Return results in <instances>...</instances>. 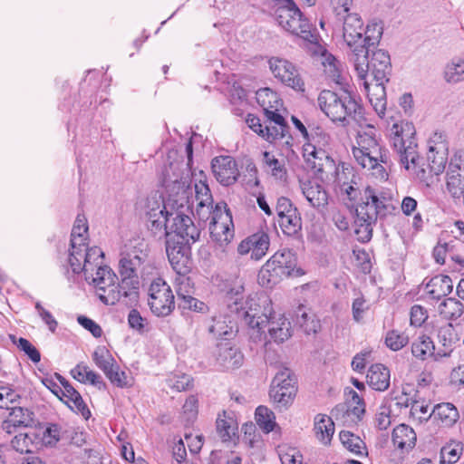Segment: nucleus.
I'll return each instance as SVG.
<instances>
[{"label": "nucleus", "instance_id": "1a4fd4ad", "mask_svg": "<svg viewBox=\"0 0 464 464\" xmlns=\"http://www.w3.org/2000/svg\"><path fill=\"white\" fill-rule=\"evenodd\" d=\"M370 52V49H368ZM354 69L360 80L385 83L389 81L391 72V59L389 53L382 49L364 53L352 57Z\"/></svg>", "mask_w": 464, "mask_h": 464}, {"label": "nucleus", "instance_id": "423d86ee", "mask_svg": "<svg viewBox=\"0 0 464 464\" xmlns=\"http://www.w3.org/2000/svg\"><path fill=\"white\" fill-rule=\"evenodd\" d=\"M390 135L391 145L396 152L401 165L420 181H426L428 172L420 164L414 126L408 121L396 122L392 125Z\"/></svg>", "mask_w": 464, "mask_h": 464}, {"label": "nucleus", "instance_id": "a878e982", "mask_svg": "<svg viewBox=\"0 0 464 464\" xmlns=\"http://www.w3.org/2000/svg\"><path fill=\"white\" fill-rule=\"evenodd\" d=\"M257 103L263 108L266 117L281 115L282 100L278 94L270 88L259 89L256 93Z\"/></svg>", "mask_w": 464, "mask_h": 464}, {"label": "nucleus", "instance_id": "39448f33", "mask_svg": "<svg viewBox=\"0 0 464 464\" xmlns=\"http://www.w3.org/2000/svg\"><path fill=\"white\" fill-rule=\"evenodd\" d=\"M148 244L143 240L131 241L126 245L121 253L120 274L123 295L130 303H134L139 297L140 275H142L148 262Z\"/></svg>", "mask_w": 464, "mask_h": 464}, {"label": "nucleus", "instance_id": "f03ea898", "mask_svg": "<svg viewBox=\"0 0 464 464\" xmlns=\"http://www.w3.org/2000/svg\"><path fill=\"white\" fill-rule=\"evenodd\" d=\"M168 188L170 191L172 198L170 204L177 203L175 211L171 213L173 218L169 227V232L166 237H170L172 234L179 237L178 245H190L194 244L199 238V229L194 225L191 218L189 217V198L192 195L191 187V175L185 172L181 175V182L171 176L168 178Z\"/></svg>", "mask_w": 464, "mask_h": 464}, {"label": "nucleus", "instance_id": "f257e3e1", "mask_svg": "<svg viewBox=\"0 0 464 464\" xmlns=\"http://www.w3.org/2000/svg\"><path fill=\"white\" fill-rule=\"evenodd\" d=\"M195 197L189 201V213H193L200 221L210 219L209 232L213 240L219 244H227L234 237L232 215L225 203H218L213 208V198L208 186L202 182L194 186Z\"/></svg>", "mask_w": 464, "mask_h": 464}, {"label": "nucleus", "instance_id": "c85d7f7f", "mask_svg": "<svg viewBox=\"0 0 464 464\" xmlns=\"http://www.w3.org/2000/svg\"><path fill=\"white\" fill-rule=\"evenodd\" d=\"M156 212H146L148 218V227L155 235L166 236L173 216L174 209L158 210Z\"/></svg>", "mask_w": 464, "mask_h": 464}, {"label": "nucleus", "instance_id": "79ce46f5", "mask_svg": "<svg viewBox=\"0 0 464 464\" xmlns=\"http://www.w3.org/2000/svg\"><path fill=\"white\" fill-rule=\"evenodd\" d=\"M434 350L435 346L432 340L425 334L420 335L411 344L412 355L421 361L426 360L429 356L435 358L436 353H434Z\"/></svg>", "mask_w": 464, "mask_h": 464}, {"label": "nucleus", "instance_id": "412c9836", "mask_svg": "<svg viewBox=\"0 0 464 464\" xmlns=\"http://www.w3.org/2000/svg\"><path fill=\"white\" fill-rule=\"evenodd\" d=\"M270 238L266 232L257 231L240 241L237 247L239 256H249L255 261L261 260L267 253Z\"/></svg>", "mask_w": 464, "mask_h": 464}, {"label": "nucleus", "instance_id": "bb28decb", "mask_svg": "<svg viewBox=\"0 0 464 464\" xmlns=\"http://www.w3.org/2000/svg\"><path fill=\"white\" fill-rule=\"evenodd\" d=\"M267 324L268 333L276 343H283L292 335L291 323L284 314L273 313Z\"/></svg>", "mask_w": 464, "mask_h": 464}, {"label": "nucleus", "instance_id": "0e129e2a", "mask_svg": "<svg viewBox=\"0 0 464 464\" xmlns=\"http://www.w3.org/2000/svg\"><path fill=\"white\" fill-rule=\"evenodd\" d=\"M447 189L454 198H459L464 191V175L447 174Z\"/></svg>", "mask_w": 464, "mask_h": 464}, {"label": "nucleus", "instance_id": "8fccbe9b", "mask_svg": "<svg viewBox=\"0 0 464 464\" xmlns=\"http://www.w3.org/2000/svg\"><path fill=\"white\" fill-rule=\"evenodd\" d=\"M278 222L283 232L288 236L297 234L302 227L301 217L297 210H290V214L280 218Z\"/></svg>", "mask_w": 464, "mask_h": 464}, {"label": "nucleus", "instance_id": "6e6d98bb", "mask_svg": "<svg viewBox=\"0 0 464 464\" xmlns=\"http://www.w3.org/2000/svg\"><path fill=\"white\" fill-rule=\"evenodd\" d=\"M452 249H464L463 244H458L457 242H439L433 249V257L438 264H448L450 257V252Z\"/></svg>", "mask_w": 464, "mask_h": 464}, {"label": "nucleus", "instance_id": "338daca9", "mask_svg": "<svg viewBox=\"0 0 464 464\" xmlns=\"http://www.w3.org/2000/svg\"><path fill=\"white\" fill-rule=\"evenodd\" d=\"M449 151L446 135L442 131H434L428 140V151Z\"/></svg>", "mask_w": 464, "mask_h": 464}, {"label": "nucleus", "instance_id": "5fc2aeb1", "mask_svg": "<svg viewBox=\"0 0 464 464\" xmlns=\"http://www.w3.org/2000/svg\"><path fill=\"white\" fill-rule=\"evenodd\" d=\"M276 417L272 411L266 406H259L256 410V420L257 425L265 432L272 431L276 426Z\"/></svg>", "mask_w": 464, "mask_h": 464}, {"label": "nucleus", "instance_id": "c9c22d12", "mask_svg": "<svg viewBox=\"0 0 464 464\" xmlns=\"http://www.w3.org/2000/svg\"><path fill=\"white\" fill-rule=\"evenodd\" d=\"M62 396L65 403L74 411L80 413L85 420L91 416V411L84 403L81 394L72 386L67 385L65 391H62Z\"/></svg>", "mask_w": 464, "mask_h": 464}, {"label": "nucleus", "instance_id": "0eeeda50", "mask_svg": "<svg viewBox=\"0 0 464 464\" xmlns=\"http://www.w3.org/2000/svg\"><path fill=\"white\" fill-rule=\"evenodd\" d=\"M376 133L372 126L359 130L356 143L353 146V155L362 168L371 170L375 178L385 179L388 174L382 163H387V155L383 152Z\"/></svg>", "mask_w": 464, "mask_h": 464}, {"label": "nucleus", "instance_id": "a18cd8bd", "mask_svg": "<svg viewBox=\"0 0 464 464\" xmlns=\"http://www.w3.org/2000/svg\"><path fill=\"white\" fill-rule=\"evenodd\" d=\"M232 321L223 314L214 316L208 331L217 338H227L233 331Z\"/></svg>", "mask_w": 464, "mask_h": 464}, {"label": "nucleus", "instance_id": "58836bf2", "mask_svg": "<svg viewBox=\"0 0 464 464\" xmlns=\"http://www.w3.org/2000/svg\"><path fill=\"white\" fill-rule=\"evenodd\" d=\"M339 438L343 446L353 454L357 456L367 455L366 445L360 436L349 430H342Z\"/></svg>", "mask_w": 464, "mask_h": 464}, {"label": "nucleus", "instance_id": "aec40b11", "mask_svg": "<svg viewBox=\"0 0 464 464\" xmlns=\"http://www.w3.org/2000/svg\"><path fill=\"white\" fill-rule=\"evenodd\" d=\"M276 20L283 29L292 34L299 35L305 40L312 36L309 24L295 4L293 7L278 13Z\"/></svg>", "mask_w": 464, "mask_h": 464}, {"label": "nucleus", "instance_id": "c756f323", "mask_svg": "<svg viewBox=\"0 0 464 464\" xmlns=\"http://www.w3.org/2000/svg\"><path fill=\"white\" fill-rule=\"evenodd\" d=\"M301 189L303 195L312 207L320 208L327 205L328 195L320 184L313 181L303 182Z\"/></svg>", "mask_w": 464, "mask_h": 464}, {"label": "nucleus", "instance_id": "dca6fc26", "mask_svg": "<svg viewBox=\"0 0 464 464\" xmlns=\"http://www.w3.org/2000/svg\"><path fill=\"white\" fill-rule=\"evenodd\" d=\"M148 295V304L154 315L165 317L174 310V295L170 286L161 278H158L150 284Z\"/></svg>", "mask_w": 464, "mask_h": 464}, {"label": "nucleus", "instance_id": "f3484780", "mask_svg": "<svg viewBox=\"0 0 464 464\" xmlns=\"http://www.w3.org/2000/svg\"><path fill=\"white\" fill-rule=\"evenodd\" d=\"M267 63L270 72L278 82L296 92H304V82L293 63L273 56L268 59Z\"/></svg>", "mask_w": 464, "mask_h": 464}, {"label": "nucleus", "instance_id": "864d4df0", "mask_svg": "<svg viewBox=\"0 0 464 464\" xmlns=\"http://www.w3.org/2000/svg\"><path fill=\"white\" fill-rule=\"evenodd\" d=\"M449 151H427V161L430 173L440 175L445 169Z\"/></svg>", "mask_w": 464, "mask_h": 464}, {"label": "nucleus", "instance_id": "4d7b16f0", "mask_svg": "<svg viewBox=\"0 0 464 464\" xmlns=\"http://www.w3.org/2000/svg\"><path fill=\"white\" fill-rule=\"evenodd\" d=\"M384 343L392 351H400L409 343V336L403 332L390 330L386 333Z\"/></svg>", "mask_w": 464, "mask_h": 464}, {"label": "nucleus", "instance_id": "72a5a7b5", "mask_svg": "<svg viewBox=\"0 0 464 464\" xmlns=\"http://www.w3.org/2000/svg\"><path fill=\"white\" fill-rule=\"evenodd\" d=\"M266 118L269 121V124L264 127V132L260 136L268 142H274L285 137L287 125L284 117L282 115H274Z\"/></svg>", "mask_w": 464, "mask_h": 464}, {"label": "nucleus", "instance_id": "c03bdc74", "mask_svg": "<svg viewBox=\"0 0 464 464\" xmlns=\"http://www.w3.org/2000/svg\"><path fill=\"white\" fill-rule=\"evenodd\" d=\"M217 430L223 441L230 440L237 433V423L232 417L223 412L217 419Z\"/></svg>", "mask_w": 464, "mask_h": 464}, {"label": "nucleus", "instance_id": "b1692460", "mask_svg": "<svg viewBox=\"0 0 464 464\" xmlns=\"http://www.w3.org/2000/svg\"><path fill=\"white\" fill-rule=\"evenodd\" d=\"M460 337L456 328L451 324L441 325L438 332V342L442 346L435 355V361L443 357H449L454 348L455 343L459 341Z\"/></svg>", "mask_w": 464, "mask_h": 464}, {"label": "nucleus", "instance_id": "3c124183", "mask_svg": "<svg viewBox=\"0 0 464 464\" xmlns=\"http://www.w3.org/2000/svg\"><path fill=\"white\" fill-rule=\"evenodd\" d=\"M438 312L445 319H457L463 314V304L455 298H448L439 304Z\"/></svg>", "mask_w": 464, "mask_h": 464}, {"label": "nucleus", "instance_id": "f8f14e48", "mask_svg": "<svg viewBox=\"0 0 464 464\" xmlns=\"http://www.w3.org/2000/svg\"><path fill=\"white\" fill-rule=\"evenodd\" d=\"M303 146V156L307 167L314 171H322L324 161L328 160L327 148L330 145V135L322 128H313Z\"/></svg>", "mask_w": 464, "mask_h": 464}, {"label": "nucleus", "instance_id": "7c9ffc66", "mask_svg": "<svg viewBox=\"0 0 464 464\" xmlns=\"http://www.w3.org/2000/svg\"><path fill=\"white\" fill-rule=\"evenodd\" d=\"M390 378L389 369L382 363L373 364L368 370L367 382L375 391L387 390L390 386Z\"/></svg>", "mask_w": 464, "mask_h": 464}, {"label": "nucleus", "instance_id": "6ab92c4d", "mask_svg": "<svg viewBox=\"0 0 464 464\" xmlns=\"http://www.w3.org/2000/svg\"><path fill=\"white\" fill-rule=\"evenodd\" d=\"M363 22L357 14H348L343 20V38L348 48L353 53L356 54L365 53V40L363 36Z\"/></svg>", "mask_w": 464, "mask_h": 464}, {"label": "nucleus", "instance_id": "4c0bfd02", "mask_svg": "<svg viewBox=\"0 0 464 464\" xmlns=\"http://www.w3.org/2000/svg\"><path fill=\"white\" fill-rule=\"evenodd\" d=\"M321 63L325 75L332 82L342 84V63L332 53L326 51L322 53Z\"/></svg>", "mask_w": 464, "mask_h": 464}, {"label": "nucleus", "instance_id": "4468645a", "mask_svg": "<svg viewBox=\"0 0 464 464\" xmlns=\"http://www.w3.org/2000/svg\"><path fill=\"white\" fill-rule=\"evenodd\" d=\"M185 172H188L191 175L190 169L188 168V163H185L183 160H174L172 161H169L167 165L164 166L161 176H162V184L166 188V191L168 193V199L167 201L164 200V198L161 197V195H159L158 193H155L148 198L146 208L147 212H156L158 210H164V209H174L177 208V203L170 204V200L172 198L170 195V191L168 188V178L170 179L172 176L173 179H177L179 182H181V175ZM174 202V200L172 201Z\"/></svg>", "mask_w": 464, "mask_h": 464}, {"label": "nucleus", "instance_id": "7ed1b4c3", "mask_svg": "<svg viewBox=\"0 0 464 464\" xmlns=\"http://www.w3.org/2000/svg\"><path fill=\"white\" fill-rule=\"evenodd\" d=\"M103 252L99 259L94 261L92 258H87L80 262L79 270H72L73 273H83L85 280L92 284L95 288L98 298L105 304L112 305L122 298L129 303L123 295L121 282L118 283L116 274L108 266L103 265Z\"/></svg>", "mask_w": 464, "mask_h": 464}, {"label": "nucleus", "instance_id": "cd10ccee", "mask_svg": "<svg viewBox=\"0 0 464 464\" xmlns=\"http://www.w3.org/2000/svg\"><path fill=\"white\" fill-rule=\"evenodd\" d=\"M392 440L395 448L401 452H409L415 447L417 436L412 428L400 424L393 429Z\"/></svg>", "mask_w": 464, "mask_h": 464}, {"label": "nucleus", "instance_id": "bf43d9fd", "mask_svg": "<svg viewBox=\"0 0 464 464\" xmlns=\"http://www.w3.org/2000/svg\"><path fill=\"white\" fill-rule=\"evenodd\" d=\"M277 451L282 464H303V455L296 448L285 444L280 445Z\"/></svg>", "mask_w": 464, "mask_h": 464}, {"label": "nucleus", "instance_id": "2f4dec72", "mask_svg": "<svg viewBox=\"0 0 464 464\" xmlns=\"http://www.w3.org/2000/svg\"><path fill=\"white\" fill-rule=\"evenodd\" d=\"M269 262H273L274 266L280 269L281 272L287 277L291 276L298 275V270L295 272L296 266L295 255L289 249H283L276 252L269 259Z\"/></svg>", "mask_w": 464, "mask_h": 464}, {"label": "nucleus", "instance_id": "2eb2a0df", "mask_svg": "<svg viewBox=\"0 0 464 464\" xmlns=\"http://www.w3.org/2000/svg\"><path fill=\"white\" fill-rule=\"evenodd\" d=\"M388 199L382 192L372 187H366L361 197V202L357 205L355 213L359 221L376 223L378 216L386 210Z\"/></svg>", "mask_w": 464, "mask_h": 464}, {"label": "nucleus", "instance_id": "69168bd1", "mask_svg": "<svg viewBox=\"0 0 464 464\" xmlns=\"http://www.w3.org/2000/svg\"><path fill=\"white\" fill-rule=\"evenodd\" d=\"M411 414L412 418L423 421L432 417V411H430V404L425 401H414L411 404Z\"/></svg>", "mask_w": 464, "mask_h": 464}, {"label": "nucleus", "instance_id": "e2e57ef3", "mask_svg": "<svg viewBox=\"0 0 464 464\" xmlns=\"http://www.w3.org/2000/svg\"><path fill=\"white\" fill-rule=\"evenodd\" d=\"M376 223L359 221V217L356 216L354 225V234L358 241L366 243L371 240L372 237L373 226Z\"/></svg>", "mask_w": 464, "mask_h": 464}, {"label": "nucleus", "instance_id": "ea45409f", "mask_svg": "<svg viewBox=\"0 0 464 464\" xmlns=\"http://www.w3.org/2000/svg\"><path fill=\"white\" fill-rule=\"evenodd\" d=\"M286 276L281 270L277 269L273 262L267 260L258 273V283L262 286L271 287L278 284Z\"/></svg>", "mask_w": 464, "mask_h": 464}, {"label": "nucleus", "instance_id": "473e14b6", "mask_svg": "<svg viewBox=\"0 0 464 464\" xmlns=\"http://www.w3.org/2000/svg\"><path fill=\"white\" fill-rule=\"evenodd\" d=\"M452 289V280L448 276H436L426 285V292L433 299H440L448 295Z\"/></svg>", "mask_w": 464, "mask_h": 464}, {"label": "nucleus", "instance_id": "37998d69", "mask_svg": "<svg viewBox=\"0 0 464 464\" xmlns=\"http://www.w3.org/2000/svg\"><path fill=\"white\" fill-rule=\"evenodd\" d=\"M71 374L75 380L82 383L89 382L98 388L104 386L101 376L84 364H77L73 369H72Z\"/></svg>", "mask_w": 464, "mask_h": 464}, {"label": "nucleus", "instance_id": "680f3d73", "mask_svg": "<svg viewBox=\"0 0 464 464\" xmlns=\"http://www.w3.org/2000/svg\"><path fill=\"white\" fill-rule=\"evenodd\" d=\"M297 323L307 334H315L320 328L319 321L309 316V314L304 311L303 307H299L298 309Z\"/></svg>", "mask_w": 464, "mask_h": 464}, {"label": "nucleus", "instance_id": "774afa93", "mask_svg": "<svg viewBox=\"0 0 464 464\" xmlns=\"http://www.w3.org/2000/svg\"><path fill=\"white\" fill-rule=\"evenodd\" d=\"M369 308V302L362 295L354 298L352 304L353 320L360 323L363 319L364 313L368 311Z\"/></svg>", "mask_w": 464, "mask_h": 464}, {"label": "nucleus", "instance_id": "49530a36", "mask_svg": "<svg viewBox=\"0 0 464 464\" xmlns=\"http://www.w3.org/2000/svg\"><path fill=\"white\" fill-rule=\"evenodd\" d=\"M444 79L449 83L464 81V60L454 58L448 63L444 69Z\"/></svg>", "mask_w": 464, "mask_h": 464}, {"label": "nucleus", "instance_id": "9b49d317", "mask_svg": "<svg viewBox=\"0 0 464 464\" xmlns=\"http://www.w3.org/2000/svg\"><path fill=\"white\" fill-rule=\"evenodd\" d=\"M88 237V224L84 216L78 215L71 234V249L68 262L72 270H79L80 262L87 258L98 260L102 255V249L97 246L88 247L86 244Z\"/></svg>", "mask_w": 464, "mask_h": 464}, {"label": "nucleus", "instance_id": "de8ad7c7", "mask_svg": "<svg viewBox=\"0 0 464 464\" xmlns=\"http://www.w3.org/2000/svg\"><path fill=\"white\" fill-rule=\"evenodd\" d=\"M383 34V25L381 21L372 20L368 23L363 31L365 40V53H368L370 47L379 44Z\"/></svg>", "mask_w": 464, "mask_h": 464}, {"label": "nucleus", "instance_id": "a19ab883", "mask_svg": "<svg viewBox=\"0 0 464 464\" xmlns=\"http://www.w3.org/2000/svg\"><path fill=\"white\" fill-rule=\"evenodd\" d=\"M432 417L434 420L440 421L442 425L450 426L457 421L459 412L453 404L449 402L440 403L433 408Z\"/></svg>", "mask_w": 464, "mask_h": 464}, {"label": "nucleus", "instance_id": "9d476101", "mask_svg": "<svg viewBox=\"0 0 464 464\" xmlns=\"http://www.w3.org/2000/svg\"><path fill=\"white\" fill-rule=\"evenodd\" d=\"M246 324L251 330L250 336L255 341L262 340L263 328L267 324L273 312L272 302L265 295H249L239 312Z\"/></svg>", "mask_w": 464, "mask_h": 464}, {"label": "nucleus", "instance_id": "393cba45", "mask_svg": "<svg viewBox=\"0 0 464 464\" xmlns=\"http://www.w3.org/2000/svg\"><path fill=\"white\" fill-rule=\"evenodd\" d=\"M362 85L374 111L382 118L385 115L387 104L384 83H373L370 81H364L362 82Z\"/></svg>", "mask_w": 464, "mask_h": 464}, {"label": "nucleus", "instance_id": "ddd939ff", "mask_svg": "<svg viewBox=\"0 0 464 464\" xmlns=\"http://www.w3.org/2000/svg\"><path fill=\"white\" fill-rule=\"evenodd\" d=\"M166 251L172 267L177 272L174 285L178 298L183 300L194 294V284L190 277L186 276L188 270L189 249H181L180 246L170 247L168 240Z\"/></svg>", "mask_w": 464, "mask_h": 464}, {"label": "nucleus", "instance_id": "09e8293b", "mask_svg": "<svg viewBox=\"0 0 464 464\" xmlns=\"http://www.w3.org/2000/svg\"><path fill=\"white\" fill-rule=\"evenodd\" d=\"M33 434V430L26 433L16 434L11 440L13 449L20 453H29L38 449Z\"/></svg>", "mask_w": 464, "mask_h": 464}, {"label": "nucleus", "instance_id": "603ef678", "mask_svg": "<svg viewBox=\"0 0 464 464\" xmlns=\"http://www.w3.org/2000/svg\"><path fill=\"white\" fill-rule=\"evenodd\" d=\"M92 360L95 365L105 374L116 363L115 359L105 346H98L93 353Z\"/></svg>", "mask_w": 464, "mask_h": 464}, {"label": "nucleus", "instance_id": "e433bc0d", "mask_svg": "<svg viewBox=\"0 0 464 464\" xmlns=\"http://www.w3.org/2000/svg\"><path fill=\"white\" fill-rule=\"evenodd\" d=\"M218 360L227 369H236L242 364L243 354L237 348L224 343L219 346Z\"/></svg>", "mask_w": 464, "mask_h": 464}, {"label": "nucleus", "instance_id": "5701e85b", "mask_svg": "<svg viewBox=\"0 0 464 464\" xmlns=\"http://www.w3.org/2000/svg\"><path fill=\"white\" fill-rule=\"evenodd\" d=\"M34 424V414L28 409L13 407L11 411L2 423V429L7 434H13L17 428H28Z\"/></svg>", "mask_w": 464, "mask_h": 464}, {"label": "nucleus", "instance_id": "13d9d810", "mask_svg": "<svg viewBox=\"0 0 464 464\" xmlns=\"http://www.w3.org/2000/svg\"><path fill=\"white\" fill-rule=\"evenodd\" d=\"M462 446L460 443L451 441L440 450V460L442 463L454 464L456 463L462 453Z\"/></svg>", "mask_w": 464, "mask_h": 464}, {"label": "nucleus", "instance_id": "20e7f679", "mask_svg": "<svg viewBox=\"0 0 464 464\" xmlns=\"http://www.w3.org/2000/svg\"><path fill=\"white\" fill-rule=\"evenodd\" d=\"M346 402L336 405L331 411L332 417L319 413L314 420V431L316 439L324 446L331 444L335 431L333 417L343 424L356 422L365 411V405L359 394L350 389L345 392Z\"/></svg>", "mask_w": 464, "mask_h": 464}, {"label": "nucleus", "instance_id": "4be33fe9", "mask_svg": "<svg viewBox=\"0 0 464 464\" xmlns=\"http://www.w3.org/2000/svg\"><path fill=\"white\" fill-rule=\"evenodd\" d=\"M212 170L217 180L224 186L234 184L239 175L236 160L229 156L213 159Z\"/></svg>", "mask_w": 464, "mask_h": 464}, {"label": "nucleus", "instance_id": "052dcab7", "mask_svg": "<svg viewBox=\"0 0 464 464\" xmlns=\"http://www.w3.org/2000/svg\"><path fill=\"white\" fill-rule=\"evenodd\" d=\"M263 161L265 165L269 169L272 176L276 179H284L286 175V170L284 163L279 161L275 155L268 151L263 153Z\"/></svg>", "mask_w": 464, "mask_h": 464}, {"label": "nucleus", "instance_id": "f704fd0d", "mask_svg": "<svg viewBox=\"0 0 464 464\" xmlns=\"http://www.w3.org/2000/svg\"><path fill=\"white\" fill-rule=\"evenodd\" d=\"M33 432L38 448L40 446L55 445L61 437V428L56 424L39 427L38 429L34 430Z\"/></svg>", "mask_w": 464, "mask_h": 464}, {"label": "nucleus", "instance_id": "6e6552de", "mask_svg": "<svg viewBox=\"0 0 464 464\" xmlns=\"http://www.w3.org/2000/svg\"><path fill=\"white\" fill-rule=\"evenodd\" d=\"M317 104L334 122L349 124L353 121L362 124L365 121L362 106L348 94L323 90L317 97Z\"/></svg>", "mask_w": 464, "mask_h": 464}, {"label": "nucleus", "instance_id": "a211bd4d", "mask_svg": "<svg viewBox=\"0 0 464 464\" xmlns=\"http://www.w3.org/2000/svg\"><path fill=\"white\" fill-rule=\"evenodd\" d=\"M296 394L295 379L288 368L278 371L274 377L269 396L279 407L291 405Z\"/></svg>", "mask_w": 464, "mask_h": 464}]
</instances>
